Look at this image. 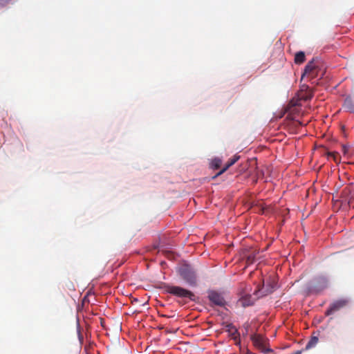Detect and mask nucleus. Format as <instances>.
<instances>
[{"label": "nucleus", "mask_w": 354, "mask_h": 354, "mask_svg": "<svg viewBox=\"0 0 354 354\" xmlns=\"http://www.w3.org/2000/svg\"><path fill=\"white\" fill-rule=\"evenodd\" d=\"M162 289L165 292L179 298L188 299L190 301H195L196 299V296L192 291L180 286L165 284Z\"/></svg>", "instance_id": "1"}, {"label": "nucleus", "mask_w": 354, "mask_h": 354, "mask_svg": "<svg viewBox=\"0 0 354 354\" xmlns=\"http://www.w3.org/2000/svg\"><path fill=\"white\" fill-rule=\"evenodd\" d=\"M328 287V279L324 276L317 277L308 284V291L317 294Z\"/></svg>", "instance_id": "2"}, {"label": "nucleus", "mask_w": 354, "mask_h": 354, "mask_svg": "<svg viewBox=\"0 0 354 354\" xmlns=\"http://www.w3.org/2000/svg\"><path fill=\"white\" fill-rule=\"evenodd\" d=\"M181 278L189 286H196V274L195 271L189 266H185L179 270Z\"/></svg>", "instance_id": "3"}, {"label": "nucleus", "mask_w": 354, "mask_h": 354, "mask_svg": "<svg viewBox=\"0 0 354 354\" xmlns=\"http://www.w3.org/2000/svg\"><path fill=\"white\" fill-rule=\"evenodd\" d=\"M251 340L254 345L265 353L272 352L271 348H266L267 339L261 335L254 334L251 336Z\"/></svg>", "instance_id": "4"}, {"label": "nucleus", "mask_w": 354, "mask_h": 354, "mask_svg": "<svg viewBox=\"0 0 354 354\" xmlns=\"http://www.w3.org/2000/svg\"><path fill=\"white\" fill-rule=\"evenodd\" d=\"M317 73L318 66L315 63V59H313L305 66L304 71L301 75V79L306 76L310 79L315 78L317 76Z\"/></svg>", "instance_id": "5"}, {"label": "nucleus", "mask_w": 354, "mask_h": 354, "mask_svg": "<svg viewBox=\"0 0 354 354\" xmlns=\"http://www.w3.org/2000/svg\"><path fill=\"white\" fill-rule=\"evenodd\" d=\"M208 299L213 305L220 307H224L226 305V301L223 296L215 290L208 292Z\"/></svg>", "instance_id": "6"}, {"label": "nucleus", "mask_w": 354, "mask_h": 354, "mask_svg": "<svg viewBox=\"0 0 354 354\" xmlns=\"http://www.w3.org/2000/svg\"><path fill=\"white\" fill-rule=\"evenodd\" d=\"M348 303V301L346 299H341L333 301L326 311L325 315L326 316L333 315L335 312L339 310L342 308L345 307Z\"/></svg>", "instance_id": "7"}, {"label": "nucleus", "mask_w": 354, "mask_h": 354, "mask_svg": "<svg viewBox=\"0 0 354 354\" xmlns=\"http://www.w3.org/2000/svg\"><path fill=\"white\" fill-rule=\"evenodd\" d=\"M243 257L246 259L248 265L252 264L255 261L256 257L259 251L254 248H248L243 251Z\"/></svg>", "instance_id": "8"}, {"label": "nucleus", "mask_w": 354, "mask_h": 354, "mask_svg": "<svg viewBox=\"0 0 354 354\" xmlns=\"http://www.w3.org/2000/svg\"><path fill=\"white\" fill-rule=\"evenodd\" d=\"M254 303V299L249 294H244L237 301V305L243 308L252 306Z\"/></svg>", "instance_id": "9"}, {"label": "nucleus", "mask_w": 354, "mask_h": 354, "mask_svg": "<svg viewBox=\"0 0 354 354\" xmlns=\"http://www.w3.org/2000/svg\"><path fill=\"white\" fill-rule=\"evenodd\" d=\"M240 158V156L236 154L234 155L232 158H230L228 162H227V164L225 165V167L220 171H218L214 178H216L220 175H221L222 174H223L225 171H227L228 169V168H230L231 166H232L234 164H235Z\"/></svg>", "instance_id": "10"}, {"label": "nucleus", "mask_w": 354, "mask_h": 354, "mask_svg": "<svg viewBox=\"0 0 354 354\" xmlns=\"http://www.w3.org/2000/svg\"><path fill=\"white\" fill-rule=\"evenodd\" d=\"M344 107L348 111L354 113V100L351 97H347L344 100Z\"/></svg>", "instance_id": "11"}, {"label": "nucleus", "mask_w": 354, "mask_h": 354, "mask_svg": "<svg viewBox=\"0 0 354 354\" xmlns=\"http://www.w3.org/2000/svg\"><path fill=\"white\" fill-rule=\"evenodd\" d=\"M305 60L306 55L304 52L299 51L295 53L294 61L296 64H301L305 62Z\"/></svg>", "instance_id": "12"}, {"label": "nucleus", "mask_w": 354, "mask_h": 354, "mask_svg": "<svg viewBox=\"0 0 354 354\" xmlns=\"http://www.w3.org/2000/svg\"><path fill=\"white\" fill-rule=\"evenodd\" d=\"M319 339L317 336H312L310 339L308 341L307 344L306 345L305 350H308L315 346V345L318 343Z\"/></svg>", "instance_id": "13"}, {"label": "nucleus", "mask_w": 354, "mask_h": 354, "mask_svg": "<svg viewBox=\"0 0 354 354\" xmlns=\"http://www.w3.org/2000/svg\"><path fill=\"white\" fill-rule=\"evenodd\" d=\"M222 164V160L219 158H214L211 162V167L215 169H218Z\"/></svg>", "instance_id": "14"}, {"label": "nucleus", "mask_w": 354, "mask_h": 354, "mask_svg": "<svg viewBox=\"0 0 354 354\" xmlns=\"http://www.w3.org/2000/svg\"><path fill=\"white\" fill-rule=\"evenodd\" d=\"M15 0H0V9L8 6L10 4H13Z\"/></svg>", "instance_id": "15"}, {"label": "nucleus", "mask_w": 354, "mask_h": 354, "mask_svg": "<svg viewBox=\"0 0 354 354\" xmlns=\"http://www.w3.org/2000/svg\"><path fill=\"white\" fill-rule=\"evenodd\" d=\"M326 156L328 158H333L335 162L339 161L338 158V153L337 152H326Z\"/></svg>", "instance_id": "16"}, {"label": "nucleus", "mask_w": 354, "mask_h": 354, "mask_svg": "<svg viewBox=\"0 0 354 354\" xmlns=\"http://www.w3.org/2000/svg\"><path fill=\"white\" fill-rule=\"evenodd\" d=\"M266 285H270L271 286L270 289L268 290L269 292H272L274 290V288L276 286V284H275V283L274 281L272 282V284L268 281H266V283L263 281V286H265Z\"/></svg>", "instance_id": "17"}, {"label": "nucleus", "mask_w": 354, "mask_h": 354, "mask_svg": "<svg viewBox=\"0 0 354 354\" xmlns=\"http://www.w3.org/2000/svg\"><path fill=\"white\" fill-rule=\"evenodd\" d=\"M227 330L230 332H232V335L238 333L237 330L231 324L227 325Z\"/></svg>", "instance_id": "18"}, {"label": "nucleus", "mask_w": 354, "mask_h": 354, "mask_svg": "<svg viewBox=\"0 0 354 354\" xmlns=\"http://www.w3.org/2000/svg\"><path fill=\"white\" fill-rule=\"evenodd\" d=\"M313 97L311 92H309L305 97H303L305 100H310Z\"/></svg>", "instance_id": "19"}]
</instances>
